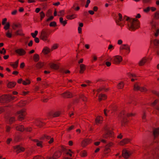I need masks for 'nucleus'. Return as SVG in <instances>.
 <instances>
[{
    "instance_id": "29",
    "label": "nucleus",
    "mask_w": 159,
    "mask_h": 159,
    "mask_svg": "<svg viewBox=\"0 0 159 159\" xmlns=\"http://www.w3.org/2000/svg\"><path fill=\"white\" fill-rule=\"evenodd\" d=\"M76 17V15L74 14L71 15H67L66 16L67 19L71 20L75 18Z\"/></svg>"
},
{
    "instance_id": "27",
    "label": "nucleus",
    "mask_w": 159,
    "mask_h": 159,
    "mask_svg": "<svg viewBox=\"0 0 159 159\" xmlns=\"http://www.w3.org/2000/svg\"><path fill=\"white\" fill-rule=\"evenodd\" d=\"M16 121V117L14 116L10 117L9 119V122L10 124H11Z\"/></svg>"
},
{
    "instance_id": "21",
    "label": "nucleus",
    "mask_w": 159,
    "mask_h": 159,
    "mask_svg": "<svg viewBox=\"0 0 159 159\" xmlns=\"http://www.w3.org/2000/svg\"><path fill=\"white\" fill-rule=\"evenodd\" d=\"M80 73L82 74L83 73L84 71L86 69V66L83 64H81L80 65Z\"/></svg>"
},
{
    "instance_id": "54",
    "label": "nucleus",
    "mask_w": 159,
    "mask_h": 159,
    "mask_svg": "<svg viewBox=\"0 0 159 159\" xmlns=\"http://www.w3.org/2000/svg\"><path fill=\"white\" fill-rule=\"evenodd\" d=\"M50 140L48 142V143L49 144H51L54 142V139L53 138H50Z\"/></svg>"
},
{
    "instance_id": "11",
    "label": "nucleus",
    "mask_w": 159,
    "mask_h": 159,
    "mask_svg": "<svg viewBox=\"0 0 159 159\" xmlns=\"http://www.w3.org/2000/svg\"><path fill=\"white\" fill-rule=\"evenodd\" d=\"M122 61V57L120 56H116L114 57L113 61L114 64H119Z\"/></svg>"
},
{
    "instance_id": "28",
    "label": "nucleus",
    "mask_w": 159,
    "mask_h": 159,
    "mask_svg": "<svg viewBox=\"0 0 159 159\" xmlns=\"http://www.w3.org/2000/svg\"><path fill=\"white\" fill-rule=\"evenodd\" d=\"M147 60L144 58H143L140 61L139 63V66H143L146 62Z\"/></svg>"
},
{
    "instance_id": "61",
    "label": "nucleus",
    "mask_w": 159,
    "mask_h": 159,
    "mask_svg": "<svg viewBox=\"0 0 159 159\" xmlns=\"http://www.w3.org/2000/svg\"><path fill=\"white\" fill-rule=\"evenodd\" d=\"M53 17L52 16H51L49 18H48L46 20V21L48 22L52 20L53 19Z\"/></svg>"
},
{
    "instance_id": "3",
    "label": "nucleus",
    "mask_w": 159,
    "mask_h": 159,
    "mask_svg": "<svg viewBox=\"0 0 159 159\" xmlns=\"http://www.w3.org/2000/svg\"><path fill=\"white\" fill-rule=\"evenodd\" d=\"M25 109H22L16 112V115H18L17 118L19 121H22L25 119Z\"/></svg>"
},
{
    "instance_id": "4",
    "label": "nucleus",
    "mask_w": 159,
    "mask_h": 159,
    "mask_svg": "<svg viewBox=\"0 0 159 159\" xmlns=\"http://www.w3.org/2000/svg\"><path fill=\"white\" fill-rule=\"evenodd\" d=\"M48 38L47 30L45 29H43L41 32L40 38L44 41H46L48 40Z\"/></svg>"
},
{
    "instance_id": "22",
    "label": "nucleus",
    "mask_w": 159,
    "mask_h": 159,
    "mask_svg": "<svg viewBox=\"0 0 159 159\" xmlns=\"http://www.w3.org/2000/svg\"><path fill=\"white\" fill-rule=\"evenodd\" d=\"M44 65V63L43 62H39L37 63L35 66L37 69H39L41 68Z\"/></svg>"
},
{
    "instance_id": "13",
    "label": "nucleus",
    "mask_w": 159,
    "mask_h": 159,
    "mask_svg": "<svg viewBox=\"0 0 159 159\" xmlns=\"http://www.w3.org/2000/svg\"><path fill=\"white\" fill-rule=\"evenodd\" d=\"M131 141V139H124L120 141L119 143V144L120 145L123 146L129 143H130Z\"/></svg>"
},
{
    "instance_id": "47",
    "label": "nucleus",
    "mask_w": 159,
    "mask_h": 159,
    "mask_svg": "<svg viewBox=\"0 0 159 159\" xmlns=\"http://www.w3.org/2000/svg\"><path fill=\"white\" fill-rule=\"evenodd\" d=\"M21 30H17L16 32V34L17 35H20L21 36H23L24 35V34L23 33H20Z\"/></svg>"
},
{
    "instance_id": "32",
    "label": "nucleus",
    "mask_w": 159,
    "mask_h": 159,
    "mask_svg": "<svg viewBox=\"0 0 159 159\" xmlns=\"http://www.w3.org/2000/svg\"><path fill=\"white\" fill-rule=\"evenodd\" d=\"M128 122L127 119L125 118H124L121 122V126H125L127 125Z\"/></svg>"
},
{
    "instance_id": "17",
    "label": "nucleus",
    "mask_w": 159,
    "mask_h": 159,
    "mask_svg": "<svg viewBox=\"0 0 159 159\" xmlns=\"http://www.w3.org/2000/svg\"><path fill=\"white\" fill-rule=\"evenodd\" d=\"M16 84V83L15 82H11L8 83L7 84V87L8 88L11 89L15 87Z\"/></svg>"
},
{
    "instance_id": "58",
    "label": "nucleus",
    "mask_w": 159,
    "mask_h": 159,
    "mask_svg": "<svg viewBox=\"0 0 159 159\" xmlns=\"http://www.w3.org/2000/svg\"><path fill=\"white\" fill-rule=\"evenodd\" d=\"M117 138L118 139H121L123 138V135H122V134L121 133H120L119 134V135H118L117 136Z\"/></svg>"
},
{
    "instance_id": "10",
    "label": "nucleus",
    "mask_w": 159,
    "mask_h": 159,
    "mask_svg": "<svg viewBox=\"0 0 159 159\" xmlns=\"http://www.w3.org/2000/svg\"><path fill=\"white\" fill-rule=\"evenodd\" d=\"M131 154V152L126 149H124L122 151V156L125 159H128Z\"/></svg>"
},
{
    "instance_id": "34",
    "label": "nucleus",
    "mask_w": 159,
    "mask_h": 159,
    "mask_svg": "<svg viewBox=\"0 0 159 159\" xmlns=\"http://www.w3.org/2000/svg\"><path fill=\"white\" fill-rule=\"evenodd\" d=\"M30 81L28 79H26L25 80L22 81V84L24 85L29 84H30Z\"/></svg>"
},
{
    "instance_id": "48",
    "label": "nucleus",
    "mask_w": 159,
    "mask_h": 159,
    "mask_svg": "<svg viewBox=\"0 0 159 159\" xmlns=\"http://www.w3.org/2000/svg\"><path fill=\"white\" fill-rule=\"evenodd\" d=\"M49 26L51 27H55L57 26L56 23L55 21L51 22L50 23Z\"/></svg>"
},
{
    "instance_id": "15",
    "label": "nucleus",
    "mask_w": 159,
    "mask_h": 159,
    "mask_svg": "<svg viewBox=\"0 0 159 159\" xmlns=\"http://www.w3.org/2000/svg\"><path fill=\"white\" fill-rule=\"evenodd\" d=\"M49 66L51 69L55 70H57L59 68V66L58 64H56L53 63H50Z\"/></svg>"
},
{
    "instance_id": "37",
    "label": "nucleus",
    "mask_w": 159,
    "mask_h": 159,
    "mask_svg": "<svg viewBox=\"0 0 159 159\" xmlns=\"http://www.w3.org/2000/svg\"><path fill=\"white\" fill-rule=\"evenodd\" d=\"M111 151V149L109 148H107L105 147L104 149L105 154H106L109 153Z\"/></svg>"
},
{
    "instance_id": "9",
    "label": "nucleus",
    "mask_w": 159,
    "mask_h": 159,
    "mask_svg": "<svg viewBox=\"0 0 159 159\" xmlns=\"http://www.w3.org/2000/svg\"><path fill=\"white\" fill-rule=\"evenodd\" d=\"M13 148L16 150V152L18 154L20 152H24L25 151V148L20 145H17L13 147Z\"/></svg>"
},
{
    "instance_id": "45",
    "label": "nucleus",
    "mask_w": 159,
    "mask_h": 159,
    "mask_svg": "<svg viewBox=\"0 0 159 159\" xmlns=\"http://www.w3.org/2000/svg\"><path fill=\"white\" fill-rule=\"evenodd\" d=\"M10 26V25L9 22H7L5 25L4 26V28L5 30H7L8 29Z\"/></svg>"
},
{
    "instance_id": "12",
    "label": "nucleus",
    "mask_w": 159,
    "mask_h": 159,
    "mask_svg": "<svg viewBox=\"0 0 159 159\" xmlns=\"http://www.w3.org/2000/svg\"><path fill=\"white\" fill-rule=\"evenodd\" d=\"M15 52L19 56H23L25 55L26 52L25 50L23 48H20L16 49L15 51Z\"/></svg>"
},
{
    "instance_id": "53",
    "label": "nucleus",
    "mask_w": 159,
    "mask_h": 159,
    "mask_svg": "<svg viewBox=\"0 0 159 159\" xmlns=\"http://www.w3.org/2000/svg\"><path fill=\"white\" fill-rule=\"evenodd\" d=\"M11 129V127L9 126H7L6 127V131L7 133H9L10 132Z\"/></svg>"
},
{
    "instance_id": "57",
    "label": "nucleus",
    "mask_w": 159,
    "mask_h": 159,
    "mask_svg": "<svg viewBox=\"0 0 159 159\" xmlns=\"http://www.w3.org/2000/svg\"><path fill=\"white\" fill-rule=\"evenodd\" d=\"M2 50H4V52H2V51H1L0 50V53H1V54H5L6 53V50L4 48H2Z\"/></svg>"
},
{
    "instance_id": "40",
    "label": "nucleus",
    "mask_w": 159,
    "mask_h": 159,
    "mask_svg": "<svg viewBox=\"0 0 159 159\" xmlns=\"http://www.w3.org/2000/svg\"><path fill=\"white\" fill-rule=\"evenodd\" d=\"M87 156V153L86 151L84 150L82 152L81 157H86Z\"/></svg>"
},
{
    "instance_id": "52",
    "label": "nucleus",
    "mask_w": 159,
    "mask_h": 159,
    "mask_svg": "<svg viewBox=\"0 0 159 159\" xmlns=\"http://www.w3.org/2000/svg\"><path fill=\"white\" fill-rule=\"evenodd\" d=\"M43 122L40 121H38V124L37 125V126L39 128H41L43 126Z\"/></svg>"
},
{
    "instance_id": "55",
    "label": "nucleus",
    "mask_w": 159,
    "mask_h": 159,
    "mask_svg": "<svg viewBox=\"0 0 159 159\" xmlns=\"http://www.w3.org/2000/svg\"><path fill=\"white\" fill-rule=\"evenodd\" d=\"M150 9V8L149 7H148L146 9L143 10V11L145 12H148L149 11Z\"/></svg>"
},
{
    "instance_id": "26",
    "label": "nucleus",
    "mask_w": 159,
    "mask_h": 159,
    "mask_svg": "<svg viewBox=\"0 0 159 159\" xmlns=\"http://www.w3.org/2000/svg\"><path fill=\"white\" fill-rule=\"evenodd\" d=\"M120 49L121 50L125 49L126 50H129V52H130L129 47L126 45H123L120 47Z\"/></svg>"
},
{
    "instance_id": "6",
    "label": "nucleus",
    "mask_w": 159,
    "mask_h": 159,
    "mask_svg": "<svg viewBox=\"0 0 159 159\" xmlns=\"http://www.w3.org/2000/svg\"><path fill=\"white\" fill-rule=\"evenodd\" d=\"M92 142V140L89 138L84 139L81 142V145L83 148H85Z\"/></svg>"
},
{
    "instance_id": "7",
    "label": "nucleus",
    "mask_w": 159,
    "mask_h": 159,
    "mask_svg": "<svg viewBox=\"0 0 159 159\" xmlns=\"http://www.w3.org/2000/svg\"><path fill=\"white\" fill-rule=\"evenodd\" d=\"M61 96L64 98H71L73 97V94L69 91H66L61 94Z\"/></svg>"
},
{
    "instance_id": "36",
    "label": "nucleus",
    "mask_w": 159,
    "mask_h": 159,
    "mask_svg": "<svg viewBox=\"0 0 159 159\" xmlns=\"http://www.w3.org/2000/svg\"><path fill=\"white\" fill-rule=\"evenodd\" d=\"M19 60H17L14 64H11L10 65L12 66L14 68H16L18 66V64Z\"/></svg>"
},
{
    "instance_id": "63",
    "label": "nucleus",
    "mask_w": 159,
    "mask_h": 159,
    "mask_svg": "<svg viewBox=\"0 0 159 159\" xmlns=\"http://www.w3.org/2000/svg\"><path fill=\"white\" fill-rule=\"evenodd\" d=\"M7 20V18H4V19L2 21V24L3 25H4L5 24V23H6V22Z\"/></svg>"
},
{
    "instance_id": "62",
    "label": "nucleus",
    "mask_w": 159,
    "mask_h": 159,
    "mask_svg": "<svg viewBox=\"0 0 159 159\" xmlns=\"http://www.w3.org/2000/svg\"><path fill=\"white\" fill-rule=\"evenodd\" d=\"M159 34V29L157 30L156 32L155 33L154 35L155 36L157 37Z\"/></svg>"
},
{
    "instance_id": "1",
    "label": "nucleus",
    "mask_w": 159,
    "mask_h": 159,
    "mask_svg": "<svg viewBox=\"0 0 159 159\" xmlns=\"http://www.w3.org/2000/svg\"><path fill=\"white\" fill-rule=\"evenodd\" d=\"M103 129L105 131V133L103 135V138L106 139H110L114 137V133L113 128L110 127L107 125H105Z\"/></svg>"
},
{
    "instance_id": "46",
    "label": "nucleus",
    "mask_w": 159,
    "mask_h": 159,
    "mask_svg": "<svg viewBox=\"0 0 159 159\" xmlns=\"http://www.w3.org/2000/svg\"><path fill=\"white\" fill-rule=\"evenodd\" d=\"M43 142L42 141H39V142L36 143V145L38 147H39L41 148L43 147L42 145Z\"/></svg>"
},
{
    "instance_id": "30",
    "label": "nucleus",
    "mask_w": 159,
    "mask_h": 159,
    "mask_svg": "<svg viewBox=\"0 0 159 159\" xmlns=\"http://www.w3.org/2000/svg\"><path fill=\"white\" fill-rule=\"evenodd\" d=\"M33 128L30 126L25 127L24 131H25L26 132H28L31 133L33 131Z\"/></svg>"
},
{
    "instance_id": "51",
    "label": "nucleus",
    "mask_w": 159,
    "mask_h": 159,
    "mask_svg": "<svg viewBox=\"0 0 159 159\" xmlns=\"http://www.w3.org/2000/svg\"><path fill=\"white\" fill-rule=\"evenodd\" d=\"M155 17L156 19H159V11L156 12L155 14Z\"/></svg>"
},
{
    "instance_id": "43",
    "label": "nucleus",
    "mask_w": 159,
    "mask_h": 159,
    "mask_svg": "<svg viewBox=\"0 0 159 159\" xmlns=\"http://www.w3.org/2000/svg\"><path fill=\"white\" fill-rule=\"evenodd\" d=\"M153 43L155 46H159V40L155 39L153 41Z\"/></svg>"
},
{
    "instance_id": "42",
    "label": "nucleus",
    "mask_w": 159,
    "mask_h": 159,
    "mask_svg": "<svg viewBox=\"0 0 159 159\" xmlns=\"http://www.w3.org/2000/svg\"><path fill=\"white\" fill-rule=\"evenodd\" d=\"M60 21L64 25H65L67 23L66 20L63 21V19L62 17L60 18Z\"/></svg>"
},
{
    "instance_id": "49",
    "label": "nucleus",
    "mask_w": 159,
    "mask_h": 159,
    "mask_svg": "<svg viewBox=\"0 0 159 159\" xmlns=\"http://www.w3.org/2000/svg\"><path fill=\"white\" fill-rule=\"evenodd\" d=\"M147 115L146 112H144L143 114V115L142 117V120H146V118Z\"/></svg>"
},
{
    "instance_id": "38",
    "label": "nucleus",
    "mask_w": 159,
    "mask_h": 159,
    "mask_svg": "<svg viewBox=\"0 0 159 159\" xmlns=\"http://www.w3.org/2000/svg\"><path fill=\"white\" fill-rule=\"evenodd\" d=\"M39 14L40 16V20H42L45 16V13L43 11H42L40 12Z\"/></svg>"
},
{
    "instance_id": "24",
    "label": "nucleus",
    "mask_w": 159,
    "mask_h": 159,
    "mask_svg": "<svg viewBox=\"0 0 159 159\" xmlns=\"http://www.w3.org/2000/svg\"><path fill=\"white\" fill-rule=\"evenodd\" d=\"M26 101H21L18 103V106L20 107H24L26 105Z\"/></svg>"
},
{
    "instance_id": "59",
    "label": "nucleus",
    "mask_w": 159,
    "mask_h": 159,
    "mask_svg": "<svg viewBox=\"0 0 159 159\" xmlns=\"http://www.w3.org/2000/svg\"><path fill=\"white\" fill-rule=\"evenodd\" d=\"M5 109L4 107H0V114L4 112Z\"/></svg>"
},
{
    "instance_id": "16",
    "label": "nucleus",
    "mask_w": 159,
    "mask_h": 159,
    "mask_svg": "<svg viewBox=\"0 0 159 159\" xmlns=\"http://www.w3.org/2000/svg\"><path fill=\"white\" fill-rule=\"evenodd\" d=\"M61 152L60 151H58L56 152L53 155V158L57 159L59 158L61 156Z\"/></svg>"
},
{
    "instance_id": "33",
    "label": "nucleus",
    "mask_w": 159,
    "mask_h": 159,
    "mask_svg": "<svg viewBox=\"0 0 159 159\" xmlns=\"http://www.w3.org/2000/svg\"><path fill=\"white\" fill-rule=\"evenodd\" d=\"M124 83L123 82H121L118 84L117 86L119 89H121L124 88Z\"/></svg>"
},
{
    "instance_id": "23",
    "label": "nucleus",
    "mask_w": 159,
    "mask_h": 159,
    "mask_svg": "<svg viewBox=\"0 0 159 159\" xmlns=\"http://www.w3.org/2000/svg\"><path fill=\"white\" fill-rule=\"evenodd\" d=\"M61 114V111H57L53 113L52 115L53 117H58L60 116Z\"/></svg>"
},
{
    "instance_id": "60",
    "label": "nucleus",
    "mask_w": 159,
    "mask_h": 159,
    "mask_svg": "<svg viewBox=\"0 0 159 159\" xmlns=\"http://www.w3.org/2000/svg\"><path fill=\"white\" fill-rule=\"evenodd\" d=\"M74 127V125H72L70 126L67 130L68 131H70Z\"/></svg>"
},
{
    "instance_id": "25",
    "label": "nucleus",
    "mask_w": 159,
    "mask_h": 159,
    "mask_svg": "<svg viewBox=\"0 0 159 159\" xmlns=\"http://www.w3.org/2000/svg\"><path fill=\"white\" fill-rule=\"evenodd\" d=\"M39 60V57L38 54H34L33 56V60L35 62H38Z\"/></svg>"
},
{
    "instance_id": "5",
    "label": "nucleus",
    "mask_w": 159,
    "mask_h": 159,
    "mask_svg": "<svg viewBox=\"0 0 159 159\" xmlns=\"http://www.w3.org/2000/svg\"><path fill=\"white\" fill-rule=\"evenodd\" d=\"M10 95H4L0 97V102L1 103H7L10 102Z\"/></svg>"
},
{
    "instance_id": "64",
    "label": "nucleus",
    "mask_w": 159,
    "mask_h": 159,
    "mask_svg": "<svg viewBox=\"0 0 159 159\" xmlns=\"http://www.w3.org/2000/svg\"><path fill=\"white\" fill-rule=\"evenodd\" d=\"M34 38V40L35 42L36 43H39V39L38 38L35 37Z\"/></svg>"
},
{
    "instance_id": "41",
    "label": "nucleus",
    "mask_w": 159,
    "mask_h": 159,
    "mask_svg": "<svg viewBox=\"0 0 159 159\" xmlns=\"http://www.w3.org/2000/svg\"><path fill=\"white\" fill-rule=\"evenodd\" d=\"M114 145V143L112 142H109L107 144L106 146V147L107 148H110L112 147Z\"/></svg>"
},
{
    "instance_id": "44",
    "label": "nucleus",
    "mask_w": 159,
    "mask_h": 159,
    "mask_svg": "<svg viewBox=\"0 0 159 159\" xmlns=\"http://www.w3.org/2000/svg\"><path fill=\"white\" fill-rule=\"evenodd\" d=\"M6 36L9 38H11L12 37V34L10 32L9 30H8L6 34Z\"/></svg>"
},
{
    "instance_id": "18",
    "label": "nucleus",
    "mask_w": 159,
    "mask_h": 159,
    "mask_svg": "<svg viewBox=\"0 0 159 159\" xmlns=\"http://www.w3.org/2000/svg\"><path fill=\"white\" fill-rule=\"evenodd\" d=\"M140 86L138 83H136L134 84L133 90L135 91H139L140 89Z\"/></svg>"
},
{
    "instance_id": "8",
    "label": "nucleus",
    "mask_w": 159,
    "mask_h": 159,
    "mask_svg": "<svg viewBox=\"0 0 159 159\" xmlns=\"http://www.w3.org/2000/svg\"><path fill=\"white\" fill-rule=\"evenodd\" d=\"M103 118L102 116H97L95 119V124L96 125H99L102 124Z\"/></svg>"
},
{
    "instance_id": "14",
    "label": "nucleus",
    "mask_w": 159,
    "mask_h": 159,
    "mask_svg": "<svg viewBox=\"0 0 159 159\" xmlns=\"http://www.w3.org/2000/svg\"><path fill=\"white\" fill-rule=\"evenodd\" d=\"M16 130L20 132H23L24 131L25 127L22 125H18L15 127Z\"/></svg>"
},
{
    "instance_id": "20",
    "label": "nucleus",
    "mask_w": 159,
    "mask_h": 159,
    "mask_svg": "<svg viewBox=\"0 0 159 159\" xmlns=\"http://www.w3.org/2000/svg\"><path fill=\"white\" fill-rule=\"evenodd\" d=\"M107 97L104 94H101L98 96V100L101 101L102 100H104L107 98Z\"/></svg>"
},
{
    "instance_id": "2",
    "label": "nucleus",
    "mask_w": 159,
    "mask_h": 159,
    "mask_svg": "<svg viewBox=\"0 0 159 159\" xmlns=\"http://www.w3.org/2000/svg\"><path fill=\"white\" fill-rule=\"evenodd\" d=\"M130 26L129 27L130 30H135L138 28L139 26L140 22L136 18L132 19L130 20Z\"/></svg>"
},
{
    "instance_id": "19",
    "label": "nucleus",
    "mask_w": 159,
    "mask_h": 159,
    "mask_svg": "<svg viewBox=\"0 0 159 159\" xmlns=\"http://www.w3.org/2000/svg\"><path fill=\"white\" fill-rule=\"evenodd\" d=\"M159 134V128L155 129L153 130V135L154 138H157Z\"/></svg>"
},
{
    "instance_id": "56",
    "label": "nucleus",
    "mask_w": 159,
    "mask_h": 159,
    "mask_svg": "<svg viewBox=\"0 0 159 159\" xmlns=\"http://www.w3.org/2000/svg\"><path fill=\"white\" fill-rule=\"evenodd\" d=\"M12 140V139L11 138H8L7 139V140L6 141L7 143V144H9L10 142Z\"/></svg>"
},
{
    "instance_id": "50",
    "label": "nucleus",
    "mask_w": 159,
    "mask_h": 159,
    "mask_svg": "<svg viewBox=\"0 0 159 159\" xmlns=\"http://www.w3.org/2000/svg\"><path fill=\"white\" fill-rule=\"evenodd\" d=\"M38 33V31L37 30H36L34 32V33H31V35L32 37L33 38H35L36 37V36L37 35Z\"/></svg>"
},
{
    "instance_id": "35",
    "label": "nucleus",
    "mask_w": 159,
    "mask_h": 159,
    "mask_svg": "<svg viewBox=\"0 0 159 159\" xmlns=\"http://www.w3.org/2000/svg\"><path fill=\"white\" fill-rule=\"evenodd\" d=\"M51 138V136H48L46 134H44L40 138V140H43L45 138L47 139H49Z\"/></svg>"
},
{
    "instance_id": "31",
    "label": "nucleus",
    "mask_w": 159,
    "mask_h": 159,
    "mask_svg": "<svg viewBox=\"0 0 159 159\" xmlns=\"http://www.w3.org/2000/svg\"><path fill=\"white\" fill-rule=\"evenodd\" d=\"M50 52V49L47 47L45 48L42 51V52L45 54H47Z\"/></svg>"
},
{
    "instance_id": "39",
    "label": "nucleus",
    "mask_w": 159,
    "mask_h": 159,
    "mask_svg": "<svg viewBox=\"0 0 159 159\" xmlns=\"http://www.w3.org/2000/svg\"><path fill=\"white\" fill-rule=\"evenodd\" d=\"M148 89H147L145 87H140V89L139 91H140L141 92H146L148 91Z\"/></svg>"
}]
</instances>
